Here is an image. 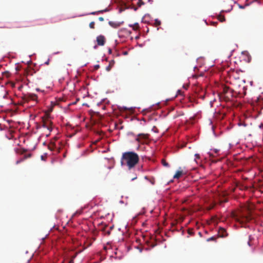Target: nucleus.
<instances>
[{
  "label": "nucleus",
  "mask_w": 263,
  "mask_h": 263,
  "mask_svg": "<svg viewBox=\"0 0 263 263\" xmlns=\"http://www.w3.org/2000/svg\"><path fill=\"white\" fill-rule=\"evenodd\" d=\"M139 157L137 154L133 152H127L122 154L121 159V165H126L128 169L135 166L139 162Z\"/></svg>",
  "instance_id": "obj_1"
},
{
  "label": "nucleus",
  "mask_w": 263,
  "mask_h": 263,
  "mask_svg": "<svg viewBox=\"0 0 263 263\" xmlns=\"http://www.w3.org/2000/svg\"><path fill=\"white\" fill-rule=\"evenodd\" d=\"M233 217L239 222H249L253 219L251 210L246 208L238 214H233Z\"/></svg>",
  "instance_id": "obj_2"
},
{
  "label": "nucleus",
  "mask_w": 263,
  "mask_h": 263,
  "mask_svg": "<svg viewBox=\"0 0 263 263\" xmlns=\"http://www.w3.org/2000/svg\"><path fill=\"white\" fill-rule=\"evenodd\" d=\"M22 101L21 105H23L24 103L28 102L30 100L35 101L37 102V97L34 93L24 94L21 97Z\"/></svg>",
  "instance_id": "obj_3"
},
{
  "label": "nucleus",
  "mask_w": 263,
  "mask_h": 263,
  "mask_svg": "<svg viewBox=\"0 0 263 263\" xmlns=\"http://www.w3.org/2000/svg\"><path fill=\"white\" fill-rule=\"evenodd\" d=\"M148 136L149 135L148 134H139L138 135L136 140L139 143L143 144L145 142V140L148 138Z\"/></svg>",
  "instance_id": "obj_4"
},
{
  "label": "nucleus",
  "mask_w": 263,
  "mask_h": 263,
  "mask_svg": "<svg viewBox=\"0 0 263 263\" xmlns=\"http://www.w3.org/2000/svg\"><path fill=\"white\" fill-rule=\"evenodd\" d=\"M227 201H228V200L227 199L222 200V199L219 198L217 202L216 201V199H215L214 201H213L210 204L209 207H208V210H211L213 209L217 203H218L220 205H221L223 203L226 202Z\"/></svg>",
  "instance_id": "obj_5"
},
{
  "label": "nucleus",
  "mask_w": 263,
  "mask_h": 263,
  "mask_svg": "<svg viewBox=\"0 0 263 263\" xmlns=\"http://www.w3.org/2000/svg\"><path fill=\"white\" fill-rule=\"evenodd\" d=\"M227 201H228V200L227 199L222 200V199L219 198L217 202L216 201V199H215L214 201H213L210 204L209 207H208V210H211L213 209L217 203H218L220 205H221L223 203L226 202Z\"/></svg>",
  "instance_id": "obj_6"
},
{
  "label": "nucleus",
  "mask_w": 263,
  "mask_h": 263,
  "mask_svg": "<svg viewBox=\"0 0 263 263\" xmlns=\"http://www.w3.org/2000/svg\"><path fill=\"white\" fill-rule=\"evenodd\" d=\"M51 124L52 122L48 119H44L43 120V127L44 128H47L49 132H50L52 130Z\"/></svg>",
  "instance_id": "obj_7"
},
{
  "label": "nucleus",
  "mask_w": 263,
  "mask_h": 263,
  "mask_svg": "<svg viewBox=\"0 0 263 263\" xmlns=\"http://www.w3.org/2000/svg\"><path fill=\"white\" fill-rule=\"evenodd\" d=\"M97 45L99 46H103L105 43V37L103 35H100L97 37L96 39Z\"/></svg>",
  "instance_id": "obj_8"
},
{
  "label": "nucleus",
  "mask_w": 263,
  "mask_h": 263,
  "mask_svg": "<svg viewBox=\"0 0 263 263\" xmlns=\"http://www.w3.org/2000/svg\"><path fill=\"white\" fill-rule=\"evenodd\" d=\"M218 235L220 237H225L228 236V234L224 229L220 228L218 232Z\"/></svg>",
  "instance_id": "obj_9"
},
{
  "label": "nucleus",
  "mask_w": 263,
  "mask_h": 263,
  "mask_svg": "<svg viewBox=\"0 0 263 263\" xmlns=\"http://www.w3.org/2000/svg\"><path fill=\"white\" fill-rule=\"evenodd\" d=\"M108 24L111 27L114 28H117L118 27L120 26L122 23L119 22L109 21L108 22Z\"/></svg>",
  "instance_id": "obj_10"
},
{
  "label": "nucleus",
  "mask_w": 263,
  "mask_h": 263,
  "mask_svg": "<svg viewBox=\"0 0 263 263\" xmlns=\"http://www.w3.org/2000/svg\"><path fill=\"white\" fill-rule=\"evenodd\" d=\"M233 97V91H229L228 93L224 95V98L226 101L230 100L231 98Z\"/></svg>",
  "instance_id": "obj_11"
},
{
  "label": "nucleus",
  "mask_w": 263,
  "mask_h": 263,
  "mask_svg": "<svg viewBox=\"0 0 263 263\" xmlns=\"http://www.w3.org/2000/svg\"><path fill=\"white\" fill-rule=\"evenodd\" d=\"M115 64V61L114 60H111L109 62V65L106 67V70L107 71H109L111 68L113 67Z\"/></svg>",
  "instance_id": "obj_12"
},
{
  "label": "nucleus",
  "mask_w": 263,
  "mask_h": 263,
  "mask_svg": "<svg viewBox=\"0 0 263 263\" xmlns=\"http://www.w3.org/2000/svg\"><path fill=\"white\" fill-rule=\"evenodd\" d=\"M182 174H183V172L182 171H177L176 174L174 175L173 177L174 179H179L181 176V175Z\"/></svg>",
  "instance_id": "obj_13"
},
{
  "label": "nucleus",
  "mask_w": 263,
  "mask_h": 263,
  "mask_svg": "<svg viewBox=\"0 0 263 263\" xmlns=\"http://www.w3.org/2000/svg\"><path fill=\"white\" fill-rule=\"evenodd\" d=\"M232 91L233 90H231L229 87L224 86L223 88V95H225L226 93H228V92H229V91Z\"/></svg>",
  "instance_id": "obj_14"
},
{
  "label": "nucleus",
  "mask_w": 263,
  "mask_h": 263,
  "mask_svg": "<svg viewBox=\"0 0 263 263\" xmlns=\"http://www.w3.org/2000/svg\"><path fill=\"white\" fill-rule=\"evenodd\" d=\"M129 26L130 27H133V28L134 30H136L138 29L139 28V25L138 23H136L135 24H134V25H129Z\"/></svg>",
  "instance_id": "obj_15"
},
{
  "label": "nucleus",
  "mask_w": 263,
  "mask_h": 263,
  "mask_svg": "<svg viewBox=\"0 0 263 263\" xmlns=\"http://www.w3.org/2000/svg\"><path fill=\"white\" fill-rule=\"evenodd\" d=\"M162 164L164 166H166V167H169L170 166L169 164L167 162H166V161L165 160H164V159L162 160Z\"/></svg>",
  "instance_id": "obj_16"
},
{
  "label": "nucleus",
  "mask_w": 263,
  "mask_h": 263,
  "mask_svg": "<svg viewBox=\"0 0 263 263\" xmlns=\"http://www.w3.org/2000/svg\"><path fill=\"white\" fill-rule=\"evenodd\" d=\"M218 20H219L220 22H224L226 19H225V17L224 16H222V15H219L218 16Z\"/></svg>",
  "instance_id": "obj_17"
},
{
  "label": "nucleus",
  "mask_w": 263,
  "mask_h": 263,
  "mask_svg": "<svg viewBox=\"0 0 263 263\" xmlns=\"http://www.w3.org/2000/svg\"><path fill=\"white\" fill-rule=\"evenodd\" d=\"M137 5L139 7H141L142 5H144V3L142 0H138V2L137 3Z\"/></svg>",
  "instance_id": "obj_18"
},
{
  "label": "nucleus",
  "mask_w": 263,
  "mask_h": 263,
  "mask_svg": "<svg viewBox=\"0 0 263 263\" xmlns=\"http://www.w3.org/2000/svg\"><path fill=\"white\" fill-rule=\"evenodd\" d=\"M49 148L51 151H53L54 148H55V144L54 143H51V145L49 146Z\"/></svg>",
  "instance_id": "obj_19"
},
{
  "label": "nucleus",
  "mask_w": 263,
  "mask_h": 263,
  "mask_svg": "<svg viewBox=\"0 0 263 263\" xmlns=\"http://www.w3.org/2000/svg\"><path fill=\"white\" fill-rule=\"evenodd\" d=\"M216 239V237H215V236H212L211 237H210L208 239H207V241H215Z\"/></svg>",
  "instance_id": "obj_20"
},
{
  "label": "nucleus",
  "mask_w": 263,
  "mask_h": 263,
  "mask_svg": "<svg viewBox=\"0 0 263 263\" xmlns=\"http://www.w3.org/2000/svg\"><path fill=\"white\" fill-rule=\"evenodd\" d=\"M160 24H161L160 21H159V20H158L157 19L155 20V25L156 26H158L160 25Z\"/></svg>",
  "instance_id": "obj_21"
},
{
  "label": "nucleus",
  "mask_w": 263,
  "mask_h": 263,
  "mask_svg": "<svg viewBox=\"0 0 263 263\" xmlns=\"http://www.w3.org/2000/svg\"><path fill=\"white\" fill-rule=\"evenodd\" d=\"M95 23L94 22H91L89 23V26L90 28L91 29H94L95 28Z\"/></svg>",
  "instance_id": "obj_22"
},
{
  "label": "nucleus",
  "mask_w": 263,
  "mask_h": 263,
  "mask_svg": "<svg viewBox=\"0 0 263 263\" xmlns=\"http://www.w3.org/2000/svg\"><path fill=\"white\" fill-rule=\"evenodd\" d=\"M106 11V10H102V11H98V12H91L90 14H92V15H95V14H96L97 13H102V12H104V11Z\"/></svg>",
  "instance_id": "obj_23"
},
{
  "label": "nucleus",
  "mask_w": 263,
  "mask_h": 263,
  "mask_svg": "<svg viewBox=\"0 0 263 263\" xmlns=\"http://www.w3.org/2000/svg\"><path fill=\"white\" fill-rule=\"evenodd\" d=\"M31 155L30 154H28L27 155L24 156V159L25 160L26 159L30 158V157H31Z\"/></svg>",
  "instance_id": "obj_24"
},
{
  "label": "nucleus",
  "mask_w": 263,
  "mask_h": 263,
  "mask_svg": "<svg viewBox=\"0 0 263 263\" xmlns=\"http://www.w3.org/2000/svg\"><path fill=\"white\" fill-rule=\"evenodd\" d=\"M24 160V158H22V159H20V160H17V161L16 162V163L17 164H18V163H21V162L23 161Z\"/></svg>",
  "instance_id": "obj_25"
},
{
  "label": "nucleus",
  "mask_w": 263,
  "mask_h": 263,
  "mask_svg": "<svg viewBox=\"0 0 263 263\" xmlns=\"http://www.w3.org/2000/svg\"><path fill=\"white\" fill-rule=\"evenodd\" d=\"M100 68L99 65H96L94 66V69L95 70H98Z\"/></svg>",
  "instance_id": "obj_26"
},
{
  "label": "nucleus",
  "mask_w": 263,
  "mask_h": 263,
  "mask_svg": "<svg viewBox=\"0 0 263 263\" xmlns=\"http://www.w3.org/2000/svg\"><path fill=\"white\" fill-rule=\"evenodd\" d=\"M188 233L190 234V235H192L193 234V230H191V229H189L188 230Z\"/></svg>",
  "instance_id": "obj_27"
},
{
  "label": "nucleus",
  "mask_w": 263,
  "mask_h": 263,
  "mask_svg": "<svg viewBox=\"0 0 263 263\" xmlns=\"http://www.w3.org/2000/svg\"><path fill=\"white\" fill-rule=\"evenodd\" d=\"M99 20L100 21H101V22H102V21H104V18H103V17H99Z\"/></svg>",
  "instance_id": "obj_28"
},
{
  "label": "nucleus",
  "mask_w": 263,
  "mask_h": 263,
  "mask_svg": "<svg viewBox=\"0 0 263 263\" xmlns=\"http://www.w3.org/2000/svg\"><path fill=\"white\" fill-rule=\"evenodd\" d=\"M49 61H50V60L48 59V60H47V61H46V62L45 63V64L46 65H49Z\"/></svg>",
  "instance_id": "obj_29"
},
{
  "label": "nucleus",
  "mask_w": 263,
  "mask_h": 263,
  "mask_svg": "<svg viewBox=\"0 0 263 263\" xmlns=\"http://www.w3.org/2000/svg\"><path fill=\"white\" fill-rule=\"evenodd\" d=\"M196 158H199L200 156L199 154H195Z\"/></svg>",
  "instance_id": "obj_30"
},
{
  "label": "nucleus",
  "mask_w": 263,
  "mask_h": 263,
  "mask_svg": "<svg viewBox=\"0 0 263 263\" xmlns=\"http://www.w3.org/2000/svg\"><path fill=\"white\" fill-rule=\"evenodd\" d=\"M25 152H26V150H25V149H23V150H22V151L21 152V154H24Z\"/></svg>",
  "instance_id": "obj_31"
},
{
  "label": "nucleus",
  "mask_w": 263,
  "mask_h": 263,
  "mask_svg": "<svg viewBox=\"0 0 263 263\" xmlns=\"http://www.w3.org/2000/svg\"><path fill=\"white\" fill-rule=\"evenodd\" d=\"M137 10V8H134V10H135V11H136Z\"/></svg>",
  "instance_id": "obj_32"
}]
</instances>
